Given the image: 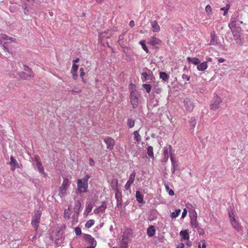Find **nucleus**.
I'll return each instance as SVG.
<instances>
[{
  "mask_svg": "<svg viewBox=\"0 0 248 248\" xmlns=\"http://www.w3.org/2000/svg\"><path fill=\"white\" fill-rule=\"evenodd\" d=\"M237 19L232 17L231 19V22L229 24V27L231 29L234 39L237 44H241L242 41L241 28L237 26L236 22Z\"/></svg>",
  "mask_w": 248,
  "mask_h": 248,
  "instance_id": "obj_1",
  "label": "nucleus"
},
{
  "mask_svg": "<svg viewBox=\"0 0 248 248\" xmlns=\"http://www.w3.org/2000/svg\"><path fill=\"white\" fill-rule=\"evenodd\" d=\"M15 39L9 37L6 34H0V43L2 45L3 49L5 52H10L8 44L14 42Z\"/></svg>",
  "mask_w": 248,
  "mask_h": 248,
  "instance_id": "obj_2",
  "label": "nucleus"
},
{
  "mask_svg": "<svg viewBox=\"0 0 248 248\" xmlns=\"http://www.w3.org/2000/svg\"><path fill=\"white\" fill-rule=\"evenodd\" d=\"M139 97L140 95L135 89L131 90L130 92V99L131 103L134 108H136L138 106V100Z\"/></svg>",
  "mask_w": 248,
  "mask_h": 248,
  "instance_id": "obj_3",
  "label": "nucleus"
},
{
  "mask_svg": "<svg viewBox=\"0 0 248 248\" xmlns=\"http://www.w3.org/2000/svg\"><path fill=\"white\" fill-rule=\"evenodd\" d=\"M42 212L40 211H37L33 216L31 221V224L32 227L35 229L36 231L38 230L39 224L40 221L41 216Z\"/></svg>",
  "mask_w": 248,
  "mask_h": 248,
  "instance_id": "obj_4",
  "label": "nucleus"
},
{
  "mask_svg": "<svg viewBox=\"0 0 248 248\" xmlns=\"http://www.w3.org/2000/svg\"><path fill=\"white\" fill-rule=\"evenodd\" d=\"M77 187V191L78 193L86 192L88 188V183L83 182L81 179H78Z\"/></svg>",
  "mask_w": 248,
  "mask_h": 248,
  "instance_id": "obj_5",
  "label": "nucleus"
},
{
  "mask_svg": "<svg viewBox=\"0 0 248 248\" xmlns=\"http://www.w3.org/2000/svg\"><path fill=\"white\" fill-rule=\"evenodd\" d=\"M222 102L221 98L217 95L214 97V101L210 105L211 108L214 110L218 109L220 107V104Z\"/></svg>",
  "mask_w": 248,
  "mask_h": 248,
  "instance_id": "obj_6",
  "label": "nucleus"
},
{
  "mask_svg": "<svg viewBox=\"0 0 248 248\" xmlns=\"http://www.w3.org/2000/svg\"><path fill=\"white\" fill-rule=\"evenodd\" d=\"M105 143L107 145V148L111 151L113 149L115 145V140L110 137H107L104 140Z\"/></svg>",
  "mask_w": 248,
  "mask_h": 248,
  "instance_id": "obj_7",
  "label": "nucleus"
},
{
  "mask_svg": "<svg viewBox=\"0 0 248 248\" xmlns=\"http://www.w3.org/2000/svg\"><path fill=\"white\" fill-rule=\"evenodd\" d=\"M185 107L187 111L190 112L194 108V105L193 102L188 98H186L184 100Z\"/></svg>",
  "mask_w": 248,
  "mask_h": 248,
  "instance_id": "obj_8",
  "label": "nucleus"
},
{
  "mask_svg": "<svg viewBox=\"0 0 248 248\" xmlns=\"http://www.w3.org/2000/svg\"><path fill=\"white\" fill-rule=\"evenodd\" d=\"M27 68L28 69V74L22 72L20 75V77L24 79H27L29 78H32L34 76L31 69L28 67H27Z\"/></svg>",
  "mask_w": 248,
  "mask_h": 248,
  "instance_id": "obj_9",
  "label": "nucleus"
},
{
  "mask_svg": "<svg viewBox=\"0 0 248 248\" xmlns=\"http://www.w3.org/2000/svg\"><path fill=\"white\" fill-rule=\"evenodd\" d=\"M78 68V65L73 64L71 69V73L72 75L73 79L75 80H76L78 78V75L77 74Z\"/></svg>",
  "mask_w": 248,
  "mask_h": 248,
  "instance_id": "obj_10",
  "label": "nucleus"
},
{
  "mask_svg": "<svg viewBox=\"0 0 248 248\" xmlns=\"http://www.w3.org/2000/svg\"><path fill=\"white\" fill-rule=\"evenodd\" d=\"M107 208V205L105 202H103L101 206L95 209L93 212L95 214L103 213Z\"/></svg>",
  "mask_w": 248,
  "mask_h": 248,
  "instance_id": "obj_11",
  "label": "nucleus"
},
{
  "mask_svg": "<svg viewBox=\"0 0 248 248\" xmlns=\"http://www.w3.org/2000/svg\"><path fill=\"white\" fill-rule=\"evenodd\" d=\"M111 37L110 34H108L107 31L99 33L98 42L102 43L104 38H109Z\"/></svg>",
  "mask_w": 248,
  "mask_h": 248,
  "instance_id": "obj_12",
  "label": "nucleus"
},
{
  "mask_svg": "<svg viewBox=\"0 0 248 248\" xmlns=\"http://www.w3.org/2000/svg\"><path fill=\"white\" fill-rule=\"evenodd\" d=\"M161 43V40L154 36H151L149 39V44L155 46L158 45Z\"/></svg>",
  "mask_w": 248,
  "mask_h": 248,
  "instance_id": "obj_13",
  "label": "nucleus"
},
{
  "mask_svg": "<svg viewBox=\"0 0 248 248\" xmlns=\"http://www.w3.org/2000/svg\"><path fill=\"white\" fill-rule=\"evenodd\" d=\"M231 223L232 227L238 232L242 230V226L235 219H233Z\"/></svg>",
  "mask_w": 248,
  "mask_h": 248,
  "instance_id": "obj_14",
  "label": "nucleus"
},
{
  "mask_svg": "<svg viewBox=\"0 0 248 248\" xmlns=\"http://www.w3.org/2000/svg\"><path fill=\"white\" fill-rule=\"evenodd\" d=\"M118 181L116 179H113L111 182V186L115 192V197L117 196V193L119 192V190L118 189Z\"/></svg>",
  "mask_w": 248,
  "mask_h": 248,
  "instance_id": "obj_15",
  "label": "nucleus"
},
{
  "mask_svg": "<svg viewBox=\"0 0 248 248\" xmlns=\"http://www.w3.org/2000/svg\"><path fill=\"white\" fill-rule=\"evenodd\" d=\"M68 188L60 186L59 189V196L61 198H63L67 195V190Z\"/></svg>",
  "mask_w": 248,
  "mask_h": 248,
  "instance_id": "obj_16",
  "label": "nucleus"
},
{
  "mask_svg": "<svg viewBox=\"0 0 248 248\" xmlns=\"http://www.w3.org/2000/svg\"><path fill=\"white\" fill-rule=\"evenodd\" d=\"M208 67L207 63H206V62H202V63H200L197 67V68L199 71H203L205 70H206Z\"/></svg>",
  "mask_w": 248,
  "mask_h": 248,
  "instance_id": "obj_17",
  "label": "nucleus"
},
{
  "mask_svg": "<svg viewBox=\"0 0 248 248\" xmlns=\"http://www.w3.org/2000/svg\"><path fill=\"white\" fill-rule=\"evenodd\" d=\"M151 26L154 32H159L160 31V27L157 22L155 20L151 22Z\"/></svg>",
  "mask_w": 248,
  "mask_h": 248,
  "instance_id": "obj_18",
  "label": "nucleus"
},
{
  "mask_svg": "<svg viewBox=\"0 0 248 248\" xmlns=\"http://www.w3.org/2000/svg\"><path fill=\"white\" fill-rule=\"evenodd\" d=\"M133 134L134 135V139L137 141V144H139L141 142V138L139 131L137 130L135 131Z\"/></svg>",
  "mask_w": 248,
  "mask_h": 248,
  "instance_id": "obj_19",
  "label": "nucleus"
},
{
  "mask_svg": "<svg viewBox=\"0 0 248 248\" xmlns=\"http://www.w3.org/2000/svg\"><path fill=\"white\" fill-rule=\"evenodd\" d=\"M136 197L137 201L139 203H144L143 201V195L140 192V191H136Z\"/></svg>",
  "mask_w": 248,
  "mask_h": 248,
  "instance_id": "obj_20",
  "label": "nucleus"
},
{
  "mask_svg": "<svg viewBox=\"0 0 248 248\" xmlns=\"http://www.w3.org/2000/svg\"><path fill=\"white\" fill-rule=\"evenodd\" d=\"M10 164L13 167V170H15L16 167L19 168L17 161L14 158V157L13 156H11L10 157Z\"/></svg>",
  "mask_w": 248,
  "mask_h": 248,
  "instance_id": "obj_21",
  "label": "nucleus"
},
{
  "mask_svg": "<svg viewBox=\"0 0 248 248\" xmlns=\"http://www.w3.org/2000/svg\"><path fill=\"white\" fill-rule=\"evenodd\" d=\"M155 232V229L154 226H150L147 229V233L149 236H153Z\"/></svg>",
  "mask_w": 248,
  "mask_h": 248,
  "instance_id": "obj_22",
  "label": "nucleus"
},
{
  "mask_svg": "<svg viewBox=\"0 0 248 248\" xmlns=\"http://www.w3.org/2000/svg\"><path fill=\"white\" fill-rule=\"evenodd\" d=\"M180 235L182 237L183 240H188L189 238V234L187 230L181 231Z\"/></svg>",
  "mask_w": 248,
  "mask_h": 248,
  "instance_id": "obj_23",
  "label": "nucleus"
},
{
  "mask_svg": "<svg viewBox=\"0 0 248 248\" xmlns=\"http://www.w3.org/2000/svg\"><path fill=\"white\" fill-rule=\"evenodd\" d=\"M187 60L188 62H191L192 63L195 65H197V66L200 63V61H199V59L196 57H188L187 58Z\"/></svg>",
  "mask_w": 248,
  "mask_h": 248,
  "instance_id": "obj_24",
  "label": "nucleus"
},
{
  "mask_svg": "<svg viewBox=\"0 0 248 248\" xmlns=\"http://www.w3.org/2000/svg\"><path fill=\"white\" fill-rule=\"evenodd\" d=\"M36 166H37V169H38V170L39 172L40 173L43 174L44 176L45 177H46V173L45 172V170H44V168L43 167L42 163H37L36 164Z\"/></svg>",
  "mask_w": 248,
  "mask_h": 248,
  "instance_id": "obj_25",
  "label": "nucleus"
},
{
  "mask_svg": "<svg viewBox=\"0 0 248 248\" xmlns=\"http://www.w3.org/2000/svg\"><path fill=\"white\" fill-rule=\"evenodd\" d=\"M147 153L148 155V156L152 158H154V152H153V147L151 146H149L147 148Z\"/></svg>",
  "mask_w": 248,
  "mask_h": 248,
  "instance_id": "obj_26",
  "label": "nucleus"
},
{
  "mask_svg": "<svg viewBox=\"0 0 248 248\" xmlns=\"http://www.w3.org/2000/svg\"><path fill=\"white\" fill-rule=\"evenodd\" d=\"M120 246L121 248H127L128 247V239L123 238L120 243Z\"/></svg>",
  "mask_w": 248,
  "mask_h": 248,
  "instance_id": "obj_27",
  "label": "nucleus"
},
{
  "mask_svg": "<svg viewBox=\"0 0 248 248\" xmlns=\"http://www.w3.org/2000/svg\"><path fill=\"white\" fill-rule=\"evenodd\" d=\"M160 78L164 81H167L169 78V76L164 72H161L159 73Z\"/></svg>",
  "mask_w": 248,
  "mask_h": 248,
  "instance_id": "obj_28",
  "label": "nucleus"
},
{
  "mask_svg": "<svg viewBox=\"0 0 248 248\" xmlns=\"http://www.w3.org/2000/svg\"><path fill=\"white\" fill-rule=\"evenodd\" d=\"M70 185V181L68 179L66 178H63L62 184L61 186L64 187L68 188Z\"/></svg>",
  "mask_w": 248,
  "mask_h": 248,
  "instance_id": "obj_29",
  "label": "nucleus"
},
{
  "mask_svg": "<svg viewBox=\"0 0 248 248\" xmlns=\"http://www.w3.org/2000/svg\"><path fill=\"white\" fill-rule=\"evenodd\" d=\"M135 177H136V172H134L132 173L130 175L129 179H128L127 183L132 185L134 182Z\"/></svg>",
  "mask_w": 248,
  "mask_h": 248,
  "instance_id": "obj_30",
  "label": "nucleus"
},
{
  "mask_svg": "<svg viewBox=\"0 0 248 248\" xmlns=\"http://www.w3.org/2000/svg\"><path fill=\"white\" fill-rule=\"evenodd\" d=\"M145 40H142L140 42V44L141 46L142 49L146 52L149 53V49H148L145 43Z\"/></svg>",
  "mask_w": 248,
  "mask_h": 248,
  "instance_id": "obj_31",
  "label": "nucleus"
},
{
  "mask_svg": "<svg viewBox=\"0 0 248 248\" xmlns=\"http://www.w3.org/2000/svg\"><path fill=\"white\" fill-rule=\"evenodd\" d=\"M94 224V220L93 219L89 220L85 224L86 228L89 229L91 228Z\"/></svg>",
  "mask_w": 248,
  "mask_h": 248,
  "instance_id": "obj_32",
  "label": "nucleus"
},
{
  "mask_svg": "<svg viewBox=\"0 0 248 248\" xmlns=\"http://www.w3.org/2000/svg\"><path fill=\"white\" fill-rule=\"evenodd\" d=\"M135 122L134 120H133L132 119H128L127 120V124L129 128L133 127L135 125Z\"/></svg>",
  "mask_w": 248,
  "mask_h": 248,
  "instance_id": "obj_33",
  "label": "nucleus"
},
{
  "mask_svg": "<svg viewBox=\"0 0 248 248\" xmlns=\"http://www.w3.org/2000/svg\"><path fill=\"white\" fill-rule=\"evenodd\" d=\"M164 186H165L166 190L168 192L170 196H173L174 195V191L171 189L170 188L169 186L167 184H165Z\"/></svg>",
  "mask_w": 248,
  "mask_h": 248,
  "instance_id": "obj_34",
  "label": "nucleus"
},
{
  "mask_svg": "<svg viewBox=\"0 0 248 248\" xmlns=\"http://www.w3.org/2000/svg\"><path fill=\"white\" fill-rule=\"evenodd\" d=\"M181 213L180 209H176L174 212H172L171 214V217L172 218H176Z\"/></svg>",
  "mask_w": 248,
  "mask_h": 248,
  "instance_id": "obj_35",
  "label": "nucleus"
},
{
  "mask_svg": "<svg viewBox=\"0 0 248 248\" xmlns=\"http://www.w3.org/2000/svg\"><path fill=\"white\" fill-rule=\"evenodd\" d=\"M205 11L207 16H210L212 14V8L210 5H207L205 7Z\"/></svg>",
  "mask_w": 248,
  "mask_h": 248,
  "instance_id": "obj_36",
  "label": "nucleus"
},
{
  "mask_svg": "<svg viewBox=\"0 0 248 248\" xmlns=\"http://www.w3.org/2000/svg\"><path fill=\"white\" fill-rule=\"evenodd\" d=\"M230 8V6L229 4H228L226 5L225 7L220 8L221 11H224V14H223L224 16H226Z\"/></svg>",
  "mask_w": 248,
  "mask_h": 248,
  "instance_id": "obj_37",
  "label": "nucleus"
},
{
  "mask_svg": "<svg viewBox=\"0 0 248 248\" xmlns=\"http://www.w3.org/2000/svg\"><path fill=\"white\" fill-rule=\"evenodd\" d=\"M81 207V203L79 201H77L76 202V204L74 206V209L75 212H78Z\"/></svg>",
  "mask_w": 248,
  "mask_h": 248,
  "instance_id": "obj_38",
  "label": "nucleus"
},
{
  "mask_svg": "<svg viewBox=\"0 0 248 248\" xmlns=\"http://www.w3.org/2000/svg\"><path fill=\"white\" fill-rule=\"evenodd\" d=\"M142 86L145 89L147 93H149L151 92L152 87L150 84H143Z\"/></svg>",
  "mask_w": 248,
  "mask_h": 248,
  "instance_id": "obj_39",
  "label": "nucleus"
},
{
  "mask_svg": "<svg viewBox=\"0 0 248 248\" xmlns=\"http://www.w3.org/2000/svg\"><path fill=\"white\" fill-rule=\"evenodd\" d=\"M80 77L82 78V81L85 83L86 82V80L84 79L83 77L85 75V73L84 72V69L82 68H80Z\"/></svg>",
  "mask_w": 248,
  "mask_h": 248,
  "instance_id": "obj_40",
  "label": "nucleus"
},
{
  "mask_svg": "<svg viewBox=\"0 0 248 248\" xmlns=\"http://www.w3.org/2000/svg\"><path fill=\"white\" fill-rule=\"evenodd\" d=\"M75 232L77 235H80L81 234V229L79 227H76L75 229Z\"/></svg>",
  "mask_w": 248,
  "mask_h": 248,
  "instance_id": "obj_41",
  "label": "nucleus"
},
{
  "mask_svg": "<svg viewBox=\"0 0 248 248\" xmlns=\"http://www.w3.org/2000/svg\"><path fill=\"white\" fill-rule=\"evenodd\" d=\"M142 76L144 79H143V81H144L145 80H147L149 79L148 78V75L146 72H143L142 73Z\"/></svg>",
  "mask_w": 248,
  "mask_h": 248,
  "instance_id": "obj_42",
  "label": "nucleus"
},
{
  "mask_svg": "<svg viewBox=\"0 0 248 248\" xmlns=\"http://www.w3.org/2000/svg\"><path fill=\"white\" fill-rule=\"evenodd\" d=\"M90 176L88 174H87V175H85L84 176V177L82 179H81V180H82L83 182H84L85 183H88V181L89 179H90Z\"/></svg>",
  "mask_w": 248,
  "mask_h": 248,
  "instance_id": "obj_43",
  "label": "nucleus"
},
{
  "mask_svg": "<svg viewBox=\"0 0 248 248\" xmlns=\"http://www.w3.org/2000/svg\"><path fill=\"white\" fill-rule=\"evenodd\" d=\"M92 205L91 204H89L86 207V211L89 213L92 211Z\"/></svg>",
  "mask_w": 248,
  "mask_h": 248,
  "instance_id": "obj_44",
  "label": "nucleus"
},
{
  "mask_svg": "<svg viewBox=\"0 0 248 248\" xmlns=\"http://www.w3.org/2000/svg\"><path fill=\"white\" fill-rule=\"evenodd\" d=\"M202 246H201V244H199V245H198V248H206V243H205V240H203L202 241Z\"/></svg>",
  "mask_w": 248,
  "mask_h": 248,
  "instance_id": "obj_45",
  "label": "nucleus"
},
{
  "mask_svg": "<svg viewBox=\"0 0 248 248\" xmlns=\"http://www.w3.org/2000/svg\"><path fill=\"white\" fill-rule=\"evenodd\" d=\"M34 159L36 161V164L39 163H41L40 157L38 155H35Z\"/></svg>",
  "mask_w": 248,
  "mask_h": 248,
  "instance_id": "obj_46",
  "label": "nucleus"
},
{
  "mask_svg": "<svg viewBox=\"0 0 248 248\" xmlns=\"http://www.w3.org/2000/svg\"><path fill=\"white\" fill-rule=\"evenodd\" d=\"M131 184H129L128 183L126 182V184L124 185V188L125 189L128 190H130V187L131 186Z\"/></svg>",
  "mask_w": 248,
  "mask_h": 248,
  "instance_id": "obj_47",
  "label": "nucleus"
},
{
  "mask_svg": "<svg viewBox=\"0 0 248 248\" xmlns=\"http://www.w3.org/2000/svg\"><path fill=\"white\" fill-rule=\"evenodd\" d=\"M89 165L91 166H94L95 165V162L92 158H90L89 159Z\"/></svg>",
  "mask_w": 248,
  "mask_h": 248,
  "instance_id": "obj_48",
  "label": "nucleus"
},
{
  "mask_svg": "<svg viewBox=\"0 0 248 248\" xmlns=\"http://www.w3.org/2000/svg\"><path fill=\"white\" fill-rule=\"evenodd\" d=\"M229 217L230 219V221L232 222L233 219H235L234 217V215L233 213H229Z\"/></svg>",
  "mask_w": 248,
  "mask_h": 248,
  "instance_id": "obj_49",
  "label": "nucleus"
},
{
  "mask_svg": "<svg viewBox=\"0 0 248 248\" xmlns=\"http://www.w3.org/2000/svg\"><path fill=\"white\" fill-rule=\"evenodd\" d=\"M182 78L183 79H186L187 81L189 80H190V77L187 76V75L186 74H183L182 75Z\"/></svg>",
  "mask_w": 248,
  "mask_h": 248,
  "instance_id": "obj_50",
  "label": "nucleus"
},
{
  "mask_svg": "<svg viewBox=\"0 0 248 248\" xmlns=\"http://www.w3.org/2000/svg\"><path fill=\"white\" fill-rule=\"evenodd\" d=\"M186 214H187V211L186 209H184V210L182 213V217L184 218L186 217Z\"/></svg>",
  "mask_w": 248,
  "mask_h": 248,
  "instance_id": "obj_51",
  "label": "nucleus"
},
{
  "mask_svg": "<svg viewBox=\"0 0 248 248\" xmlns=\"http://www.w3.org/2000/svg\"><path fill=\"white\" fill-rule=\"evenodd\" d=\"M129 26L131 27H133L135 26V22L134 20H131L129 22Z\"/></svg>",
  "mask_w": 248,
  "mask_h": 248,
  "instance_id": "obj_52",
  "label": "nucleus"
},
{
  "mask_svg": "<svg viewBox=\"0 0 248 248\" xmlns=\"http://www.w3.org/2000/svg\"><path fill=\"white\" fill-rule=\"evenodd\" d=\"M26 1H27V3H26V5L28 4H30V3H33L35 0H25Z\"/></svg>",
  "mask_w": 248,
  "mask_h": 248,
  "instance_id": "obj_53",
  "label": "nucleus"
},
{
  "mask_svg": "<svg viewBox=\"0 0 248 248\" xmlns=\"http://www.w3.org/2000/svg\"><path fill=\"white\" fill-rule=\"evenodd\" d=\"M191 122L193 123V126L195 127L196 124V120L194 119H191Z\"/></svg>",
  "mask_w": 248,
  "mask_h": 248,
  "instance_id": "obj_54",
  "label": "nucleus"
},
{
  "mask_svg": "<svg viewBox=\"0 0 248 248\" xmlns=\"http://www.w3.org/2000/svg\"><path fill=\"white\" fill-rule=\"evenodd\" d=\"M218 62L219 63H222L225 62V59L223 58H219L218 60Z\"/></svg>",
  "mask_w": 248,
  "mask_h": 248,
  "instance_id": "obj_55",
  "label": "nucleus"
},
{
  "mask_svg": "<svg viewBox=\"0 0 248 248\" xmlns=\"http://www.w3.org/2000/svg\"><path fill=\"white\" fill-rule=\"evenodd\" d=\"M79 61V58H77L76 59L74 60L73 61V62L74 63L73 64H76V63H78Z\"/></svg>",
  "mask_w": 248,
  "mask_h": 248,
  "instance_id": "obj_56",
  "label": "nucleus"
},
{
  "mask_svg": "<svg viewBox=\"0 0 248 248\" xmlns=\"http://www.w3.org/2000/svg\"><path fill=\"white\" fill-rule=\"evenodd\" d=\"M212 59L211 58L208 57V58H207L206 61L205 62H206V63H207L208 62H212Z\"/></svg>",
  "mask_w": 248,
  "mask_h": 248,
  "instance_id": "obj_57",
  "label": "nucleus"
},
{
  "mask_svg": "<svg viewBox=\"0 0 248 248\" xmlns=\"http://www.w3.org/2000/svg\"><path fill=\"white\" fill-rule=\"evenodd\" d=\"M184 245L183 243L180 244L177 247V248H184Z\"/></svg>",
  "mask_w": 248,
  "mask_h": 248,
  "instance_id": "obj_58",
  "label": "nucleus"
},
{
  "mask_svg": "<svg viewBox=\"0 0 248 248\" xmlns=\"http://www.w3.org/2000/svg\"><path fill=\"white\" fill-rule=\"evenodd\" d=\"M105 0H95L97 3L100 4L102 3Z\"/></svg>",
  "mask_w": 248,
  "mask_h": 248,
  "instance_id": "obj_59",
  "label": "nucleus"
},
{
  "mask_svg": "<svg viewBox=\"0 0 248 248\" xmlns=\"http://www.w3.org/2000/svg\"><path fill=\"white\" fill-rule=\"evenodd\" d=\"M72 93H81V90H76V91H75V90H73L72 91Z\"/></svg>",
  "mask_w": 248,
  "mask_h": 248,
  "instance_id": "obj_60",
  "label": "nucleus"
},
{
  "mask_svg": "<svg viewBox=\"0 0 248 248\" xmlns=\"http://www.w3.org/2000/svg\"><path fill=\"white\" fill-rule=\"evenodd\" d=\"M64 217L67 218L69 217V215H66V212L65 211H64Z\"/></svg>",
  "mask_w": 248,
  "mask_h": 248,
  "instance_id": "obj_61",
  "label": "nucleus"
},
{
  "mask_svg": "<svg viewBox=\"0 0 248 248\" xmlns=\"http://www.w3.org/2000/svg\"><path fill=\"white\" fill-rule=\"evenodd\" d=\"M211 37L212 39H214V38L215 37V36L214 35H211Z\"/></svg>",
  "mask_w": 248,
  "mask_h": 248,
  "instance_id": "obj_62",
  "label": "nucleus"
},
{
  "mask_svg": "<svg viewBox=\"0 0 248 248\" xmlns=\"http://www.w3.org/2000/svg\"><path fill=\"white\" fill-rule=\"evenodd\" d=\"M119 195H121V193L119 191L118 193H117V196L116 197V198H117V197L119 196Z\"/></svg>",
  "mask_w": 248,
  "mask_h": 248,
  "instance_id": "obj_63",
  "label": "nucleus"
},
{
  "mask_svg": "<svg viewBox=\"0 0 248 248\" xmlns=\"http://www.w3.org/2000/svg\"><path fill=\"white\" fill-rule=\"evenodd\" d=\"M170 159H171V160L172 161V158L171 157H170Z\"/></svg>",
  "mask_w": 248,
  "mask_h": 248,
  "instance_id": "obj_64",
  "label": "nucleus"
}]
</instances>
